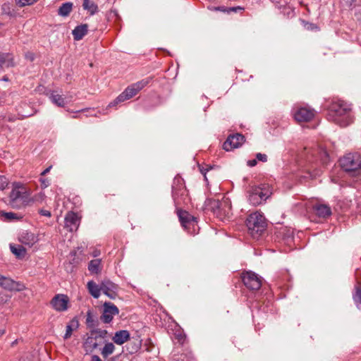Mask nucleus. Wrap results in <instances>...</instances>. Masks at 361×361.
Segmentation results:
<instances>
[{"mask_svg": "<svg viewBox=\"0 0 361 361\" xmlns=\"http://www.w3.org/2000/svg\"><path fill=\"white\" fill-rule=\"evenodd\" d=\"M350 105L343 100L333 102L329 109L328 120L341 127H345L353 122Z\"/></svg>", "mask_w": 361, "mask_h": 361, "instance_id": "obj_1", "label": "nucleus"}, {"mask_svg": "<svg viewBox=\"0 0 361 361\" xmlns=\"http://www.w3.org/2000/svg\"><path fill=\"white\" fill-rule=\"evenodd\" d=\"M150 81L151 78H147L129 85L121 94H120L113 102L109 104V106H115L118 104L133 98L141 90L146 87Z\"/></svg>", "mask_w": 361, "mask_h": 361, "instance_id": "obj_2", "label": "nucleus"}, {"mask_svg": "<svg viewBox=\"0 0 361 361\" xmlns=\"http://www.w3.org/2000/svg\"><path fill=\"white\" fill-rule=\"evenodd\" d=\"M246 226L249 233L254 238H257L265 230V219L261 213L258 212H254L250 214L247 218Z\"/></svg>", "mask_w": 361, "mask_h": 361, "instance_id": "obj_3", "label": "nucleus"}, {"mask_svg": "<svg viewBox=\"0 0 361 361\" xmlns=\"http://www.w3.org/2000/svg\"><path fill=\"white\" fill-rule=\"evenodd\" d=\"M341 168L351 176L361 173V156L356 153H350L340 160Z\"/></svg>", "mask_w": 361, "mask_h": 361, "instance_id": "obj_4", "label": "nucleus"}, {"mask_svg": "<svg viewBox=\"0 0 361 361\" xmlns=\"http://www.w3.org/2000/svg\"><path fill=\"white\" fill-rule=\"evenodd\" d=\"M247 192L248 201L254 206H257L264 202L271 195L269 186L266 184L252 186Z\"/></svg>", "mask_w": 361, "mask_h": 361, "instance_id": "obj_5", "label": "nucleus"}, {"mask_svg": "<svg viewBox=\"0 0 361 361\" xmlns=\"http://www.w3.org/2000/svg\"><path fill=\"white\" fill-rule=\"evenodd\" d=\"M211 207L216 216L221 219L228 217L231 213V204L227 198L223 199L221 201L212 200Z\"/></svg>", "mask_w": 361, "mask_h": 361, "instance_id": "obj_6", "label": "nucleus"}, {"mask_svg": "<svg viewBox=\"0 0 361 361\" xmlns=\"http://www.w3.org/2000/svg\"><path fill=\"white\" fill-rule=\"evenodd\" d=\"M9 197V204L14 209H20L23 207L27 200L25 190L20 185H16L13 188Z\"/></svg>", "mask_w": 361, "mask_h": 361, "instance_id": "obj_7", "label": "nucleus"}, {"mask_svg": "<svg viewBox=\"0 0 361 361\" xmlns=\"http://www.w3.org/2000/svg\"><path fill=\"white\" fill-rule=\"evenodd\" d=\"M242 280L244 285L252 290H257L262 286L261 278L252 271L243 273Z\"/></svg>", "mask_w": 361, "mask_h": 361, "instance_id": "obj_8", "label": "nucleus"}, {"mask_svg": "<svg viewBox=\"0 0 361 361\" xmlns=\"http://www.w3.org/2000/svg\"><path fill=\"white\" fill-rule=\"evenodd\" d=\"M293 114L296 121L308 122L314 118L315 111L310 107H295L293 109Z\"/></svg>", "mask_w": 361, "mask_h": 361, "instance_id": "obj_9", "label": "nucleus"}, {"mask_svg": "<svg viewBox=\"0 0 361 361\" xmlns=\"http://www.w3.org/2000/svg\"><path fill=\"white\" fill-rule=\"evenodd\" d=\"M172 196L176 204H180V200L187 196V190L183 180L180 178H176L172 185Z\"/></svg>", "mask_w": 361, "mask_h": 361, "instance_id": "obj_10", "label": "nucleus"}, {"mask_svg": "<svg viewBox=\"0 0 361 361\" xmlns=\"http://www.w3.org/2000/svg\"><path fill=\"white\" fill-rule=\"evenodd\" d=\"M118 308L110 302H106L103 305V312L100 317V319L105 324L110 323L115 315L118 314Z\"/></svg>", "mask_w": 361, "mask_h": 361, "instance_id": "obj_11", "label": "nucleus"}, {"mask_svg": "<svg viewBox=\"0 0 361 361\" xmlns=\"http://www.w3.org/2000/svg\"><path fill=\"white\" fill-rule=\"evenodd\" d=\"M69 298L64 294H56L51 300L52 307L58 312H63L68 310Z\"/></svg>", "mask_w": 361, "mask_h": 361, "instance_id": "obj_12", "label": "nucleus"}, {"mask_svg": "<svg viewBox=\"0 0 361 361\" xmlns=\"http://www.w3.org/2000/svg\"><path fill=\"white\" fill-rule=\"evenodd\" d=\"M244 136L242 134L236 133L228 137L223 145L226 151H231L233 149L239 147L244 142Z\"/></svg>", "mask_w": 361, "mask_h": 361, "instance_id": "obj_13", "label": "nucleus"}, {"mask_svg": "<svg viewBox=\"0 0 361 361\" xmlns=\"http://www.w3.org/2000/svg\"><path fill=\"white\" fill-rule=\"evenodd\" d=\"M0 286L10 291H22L25 288L23 283L3 276H0Z\"/></svg>", "mask_w": 361, "mask_h": 361, "instance_id": "obj_14", "label": "nucleus"}, {"mask_svg": "<svg viewBox=\"0 0 361 361\" xmlns=\"http://www.w3.org/2000/svg\"><path fill=\"white\" fill-rule=\"evenodd\" d=\"M80 224V218L75 212H68L65 217V227L69 231L73 232L76 231Z\"/></svg>", "mask_w": 361, "mask_h": 361, "instance_id": "obj_15", "label": "nucleus"}, {"mask_svg": "<svg viewBox=\"0 0 361 361\" xmlns=\"http://www.w3.org/2000/svg\"><path fill=\"white\" fill-rule=\"evenodd\" d=\"M102 291L111 299L117 296L118 286L109 280H104L102 283Z\"/></svg>", "mask_w": 361, "mask_h": 361, "instance_id": "obj_16", "label": "nucleus"}, {"mask_svg": "<svg viewBox=\"0 0 361 361\" xmlns=\"http://www.w3.org/2000/svg\"><path fill=\"white\" fill-rule=\"evenodd\" d=\"M178 217H179V220L181 223V225L185 228L188 227V226H190V225L194 226V224L196 222V218L194 217L193 216H192L191 214H190L186 211L179 212Z\"/></svg>", "mask_w": 361, "mask_h": 361, "instance_id": "obj_17", "label": "nucleus"}, {"mask_svg": "<svg viewBox=\"0 0 361 361\" xmlns=\"http://www.w3.org/2000/svg\"><path fill=\"white\" fill-rule=\"evenodd\" d=\"M313 210L319 217L326 218L331 214L329 206L324 204H317L313 206Z\"/></svg>", "mask_w": 361, "mask_h": 361, "instance_id": "obj_18", "label": "nucleus"}, {"mask_svg": "<svg viewBox=\"0 0 361 361\" xmlns=\"http://www.w3.org/2000/svg\"><path fill=\"white\" fill-rule=\"evenodd\" d=\"M130 339V334L126 330H121L115 333L113 341L117 345H122Z\"/></svg>", "mask_w": 361, "mask_h": 361, "instance_id": "obj_19", "label": "nucleus"}, {"mask_svg": "<svg viewBox=\"0 0 361 361\" xmlns=\"http://www.w3.org/2000/svg\"><path fill=\"white\" fill-rule=\"evenodd\" d=\"M98 347L96 337H94L91 334L87 336L83 343V348L86 353H92L94 349Z\"/></svg>", "mask_w": 361, "mask_h": 361, "instance_id": "obj_20", "label": "nucleus"}, {"mask_svg": "<svg viewBox=\"0 0 361 361\" xmlns=\"http://www.w3.org/2000/svg\"><path fill=\"white\" fill-rule=\"evenodd\" d=\"M88 25L87 24H82L78 25L73 30L72 34L75 40H80L87 33Z\"/></svg>", "mask_w": 361, "mask_h": 361, "instance_id": "obj_21", "label": "nucleus"}, {"mask_svg": "<svg viewBox=\"0 0 361 361\" xmlns=\"http://www.w3.org/2000/svg\"><path fill=\"white\" fill-rule=\"evenodd\" d=\"M87 288L90 295L94 298H98L100 296L102 291L101 284L99 286L94 281H90L87 283Z\"/></svg>", "mask_w": 361, "mask_h": 361, "instance_id": "obj_22", "label": "nucleus"}, {"mask_svg": "<svg viewBox=\"0 0 361 361\" xmlns=\"http://www.w3.org/2000/svg\"><path fill=\"white\" fill-rule=\"evenodd\" d=\"M13 66V57L10 54H0V70Z\"/></svg>", "mask_w": 361, "mask_h": 361, "instance_id": "obj_23", "label": "nucleus"}, {"mask_svg": "<svg viewBox=\"0 0 361 361\" xmlns=\"http://www.w3.org/2000/svg\"><path fill=\"white\" fill-rule=\"evenodd\" d=\"M82 7L87 11L90 15H94L98 12L97 5L91 0H83Z\"/></svg>", "mask_w": 361, "mask_h": 361, "instance_id": "obj_24", "label": "nucleus"}, {"mask_svg": "<svg viewBox=\"0 0 361 361\" xmlns=\"http://www.w3.org/2000/svg\"><path fill=\"white\" fill-rule=\"evenodd\" d=\"M353 300L359 309H361V282L357 281L355 286V293L353 295Z\"/></svg>", "mask_w": 361, "mask_h": 361, "instance_id": "obj_25", "label": "nucleus"}, {"mask_svg": "<svg viewBox=\"0 0 361 361\" xmlns=\"http://www.w3.org/2000/svg\"><path fill=\"white\" fill-rule=\"evenodd\" d=\"M79 324L77 319H72L71 322L66 326V334L64 335V339L69 338L74 330L78 328Z\"/></svg>", "mask_w": 361, "mask_h": 361, "instance_id": "obj_26", "label": "nucleus"}, {"mask_svg": "<svg viewBox=\"0 0 361 361\" xmlns=\"http://www.w3.org/2000/svg\"><path fill=\"white\" fill-rule=\"evenodd\" d=\"M37 238L33 233H27L21 236V242L28 245L29 247L32 246L37 242Z\"/></svg>", "mask_w": 361, "mask_h": 361, "instance_id": "obj_27", "label": "nucleus"}, {"mask_svg": "<svg viewBox=\"0 0 361 361\" xmlns=\"http://www.w3.org/2000/svg\"><path fill=\"white\" fill-rule=\"evenodd\" d=\"M51 101L59 107H63L66 105L65 99L59 94L51 93L50 96Z\"/></svg>", "mask_w": 361, "mask_h": 361, "instance_id": "obj_28", "label": "nucleus"}, {"mask_svg": "<svg viewBox=\"0 0 361 361\" xmlns=\"http://www.w3.org/2000/svg\"><path fill=\"white\" fill-rule=\"evenodd\" d=\"M73 4L70 2L63 4L59 8V15L67 16L72 10Z\"/></svg>", "mask_w": 361, "mask_h": 361, "instance_id": "obj_29", "label": "nucleus"}, {"mask_svg": "<svg viewBox=\"0 0 361 361\" xmlns=\"http://www.w3.org/2000/svg\"><path fill=\"white\" fill-rule=\"evenodd\" d=\"M115 350V346L112 343H107L102 349L101 354L104 358H106L111 355Z\"/></svg>", "mask_w": 361, "mask_h": 361, "instance_id": "obj_30", "label": "nucleus"}, {"mask_svg": "<svg viewBox=\"0 0 361 361\" xmlns=\"http://www.w3.org/2000/svg\"><path fill=\"white\" fill-rule=\"evenodd\" d=\"M11 250L17 257L22 258L25 255L26 250L22 245H11Z\"/></svg>", "mask_w": 361, "mask_h": 361, "instance_id": "obj_31", "label": "nucleus"}, {"mask_svg": "<svg viewBox=\"0 0 361 361\" xmlns=\"http://www.w3.org/2000/svg\"><path fill=\"white\" fill-rule=\"evenodd\" d=\"M0 214L1 216L4 218L6 221H11L13 220H18L20 219V216L13 212H1Z\"/></svg>", "mask_w": 361, "mask_h": 361, "instance_id": "obj_32", "label": "nucleus"}, {"mask_svg": "<svg viewBox=\"0 0 361 361\" xmlns=\"http://www.w3.org/2000/svg\"><path fill=\"white\" fill-rule=\"evenodd\" d=\"M99 264H100V260L99 259H93L91 260L89 263L88 269L92 273H97L99 271Z\"/></svg>", "mask_w": 361, "mask_h": 361, "instance_id": "obj_33", "label": "nucleus"}, {"mask_svg": "<svg viewBox=\"0 0 361 361\" xmlns=\"http://www.w3.org/2000/svg\"><path fill=\"white\" fill-rule=\"evenodd\" d=\"M90 334L94 337L104 338L106 337L107 334V331L106 330H102L100 329H93L90 331Z\"/></svg>", "mask_w": 361, "mask_h": 361, "instance_id": "obj_34", "label": "nucleus"}, {"mask_svg": "<svg viewBox=\"0 0 361 361\" xmlns=\"http://www.w3.org/2000/svg\"><path fill=\"white\" fill-rule=\"evenodd\" d=\"M1 13L4 15H7L8 16H13L14 13L12 9L10 4L4 3L1 6Z\"/></svg>", "mask_w": 361, "mask_h": 361, "instance_id": "obj_35", "label": "nucleus"}, {"mask_svg": "<svg viewBox=\"0 0 361 361\" xmlns=\"http://www.w3.org/2000/svg\"><path fill=\"white\" fill-rule=\"evenodd\" d=\"M242 9L243 8L241 7H229V8H227V7H225V6H218V7H215L214 8L215 11H221V12H224V13H230L231 11L236 12L237 11L242 10Z\"/></svg>", "mask_w": 361, "mask_h": 361, "instance_id": "obj_36", "label": "nucleus"}, {"mask_svg": "<svg viewBox=\"0 0 361 361\" xmlns=\"http://www.w3.org/2000/svg\"><path fill=\"white\" fill-rule=\"evenodd\" d=\"M86 324L88 327L94 328L95 326L94 320L93 319L92 312L88 311L86 315Z\"/></svg>", "mask_w": 361, "mask_h": 361, "instance_id": "obj_37", "label": "nucleus"}, {"mask_svg": "<svg viewBox=\"0 0 361 361\" xmlns=\"http://www.w3.org/2000/svg\"><path fill=\"white\" fill-rule=\"evenodd\" d=\"M37 0H16V3L20 7L30 6L37 2Z\"/></svg>", "mask_w": 361, "mask_h": 361, "instance_id": "obj_38", "label": "nucleus"}, {"mask_svg": "<svg viewBox=\"0 0 361 361\" xmlns=\"http://www.w3.org/2000/svg\"><path fill=\"white\" fill-rule=\"evenodd\" d=\"M8 185V180L4 176H0V190H4Z\"/></svg>", "mask_w": 361, "mask_h": 361, "instance_id": "obj_39", "label": "nucleus"}, {"mask_svg": "<svg viewBox=\"0 0 361 361\" xmlns=\"http://www.w3.org/2000/svg\"><path fill=\"white\" fill-rule=\"evenodd\" d=\"M212 169V166H207L206 167H201L200 172L204 176V180L207 181V173Z\"/></svg>", "mask_w": 361, "mask_h": 361, "instance_id": "obj_40", "label": "nucleus"}, {"mask_svg": "<svg viewBox=\"0 0 361 361\" xmlns=\"http://www.w3.org/2000/svg\"><path fill=\"white\" fill-rule=\"evenodd\" d=\"M256 158L257 160L262 162H266L267 161V156L265 154L257 153L256 154Z\"/></svg>", "mask_w": 361, "mask_h": 361, "instance_id": "obj_41", "label": "nucleus"}, {"mask_svg": "<svg viewBox=\"0 0 361 361\" xmlns=\"http://www.w3.org/2000/svg\"><path fill=\"white\" fill-rule=\"evenodd\" d=\"M40 182L44 188H47L50 184L49 180L47 178H40Z\"/></svg>", "mask_w": 361, "mask_h": 361, "instance_id": "obj_42", "label": "nucleus"}, {"mask_svg": "<svg viewBox=\"0 0 361 361\" xmlns=\"http://www.w3.org/2000/svg\"><path fill=\"white\" fill-rule=\"evenodd\" d=\"M40 214L42 215V216H51V212L48 210H41L40 211Z\"/></svg>", "mask_w": 361, "mask_h": 361, "instance_id": "obj_43", "label": "nucleus"}, {"mask_svg": "<svg viewBox=\"0 0 361 361\" xmlns=\"http://www.w3.org/2000/svg\"><path fill=\"white\" fill-rule=\"evenodd\" d=\"M257 164V160L252 159L247 161V165L250 166H255Z\"/></svg>", "mask_w": 361, "mask_h": 361, "instance_id": "obj_44", "label": "nucleus"}, {"mask_svg": "<svg viewBox=\"0 0 361 361\" xmlns=\"http://www.w3.org/2000/svg\"><path fill=\"white\" fill-rule=\"evenodd\" d=\"M91 361H102V360L100 359V357L98 355H94L91 357Z\"/></svg>", "mask_w": 361, "mask_h": 361, "instance_id": "obj_45", "label": "nucleus"}, {"mask_svg": "<svg viewBox=\"0 0 361 361\" xmlns=\"http://www.w3.org/2000/svg\"><path fill=\"white\" fill-rule=\"evenodd\" d=\"M51 169V166H49L48 168H47L46 169H44L42 173H41V176H45L47 173H49Z\"/></svg>", "mask_w": 361, "mask_h": 361, "instance_id": "obj_46", "label": "nucleus"}, {"mask_svg": "<svg viewBox=\"0 0 361 361\" xmlns=\"http://www.w3.org/2000/svg\"><path fill=\"white\" fill-rule=\"evenodd\" d=\"M140 344L137 345H135L132 347V350L130 351L131 353L137 351V350L140 348Z\"/></svg>", "mask_w": 361, "mask_h": 361, "instance_id": "obj_47", "label": "nucleus"}, {"mask_svg": "<svg viewBox=\"0 0 361 361\" xmlns=\"http://www.w3.org/2000/svg\"><path fill=\"white\" fill-rule=\"evenodd\" d=\"M111 13H114V15H117V13H116V11H111Z\"/></svg>", "mask_w": 361, "mask_h": 361, "instance_id": "obj_48", "label": "nucleus"}, {"mask_svg": "<svg viewBox=\"0 0 361 361\" xmlns=\"http://www.w3.org/2000/svg\"><path fill=\"white\" fill-rule=\"evenodd\" d=\"M30 60H31V61H32V60H33V56H30Z\"/></svg>", "mask_w": 361, "mask_h": 361, "instance_id": "obj_49", "label": "nucleus"}, {"mask_svg": "<svg viewBox=\"0 0 361 361\" xmlns=\"http://www.w3.org/2000/svg\"><path fill=\"white\" fill-rule=\"evenodd\" d=\"M30 60H31V61H32V60H33V56H30Z\"/></svg>", "mask_w": 361, "mask_h": 361, "instance_id": "obj_50", "label": "nucleus"}]
</instances>
